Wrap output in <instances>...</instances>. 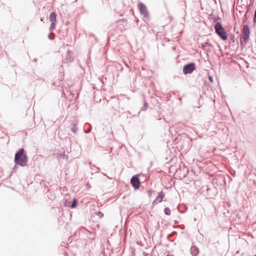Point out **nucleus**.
I'll list each match as a JSON object with an SVG mask.
<instances>
[{
    "mask_svg": "<svg viewBox=\"0 0 256 256\" xmlns=\"http://www.w3.org/2000/svg\"><path fill=\"white\" fill-rule=\"evenodd\" d=\"M14 161L16 163L20 166H25L27 162V156L24 149H20L16 154Z\"/></svg>",
    "mask_w": 256,
    "mask_h": 256,
    "instance_id": "f257e3e1",
    "label": "nucleus"
},
{
    "mask_svg": "<svg viewBox=\"0 0 256 256\" xmlns=\"http://www.w3.org/2000/svg\"><path fill=\"white\" fill-rule=\"evenodd\" d=\"M215 30L217 34L222 38V40H226L227 39L226 34L220 24L217 23L216 24Z\"/></svg>",
    "mask_w": 256,
    "mask_h": 256,
    "instance_id": "f03ea898",
    "label": "nucleus"
},
{
    "mask_svg": "<svg viewBox=\"0 0 256 256\" xmlns=\"http://www.w3.org/2000/svg\"><path fill=\"white\" fill-rule=\"evenodd\" d=\"M250 32L247 25H244L242 28V40L244 43H246L249 38Z\"/></svg>",
    "mask_w": 256,
    "mask_h": 256,
    "instance_id": "7ed1b4c3",
    "label": "nucleus"
},
{
    "mask_svg": "<svg viewBox=\"0 0 256 256\" xmlns=\"http://www.w3.org/2000/svg\"><path fill=\"white\" fill-rule=\"evenodd\" d=\"M195 66L193 63L186 65L183 68V72L184 74H190L194 70Z\"/></svg>",
    "mask_w": 256,
    "mask_h": 256,
    "instance_id": "20e7f679",
    "label": "nucleus"
},
{
    "mask_svg": "<svg viewBox=\"0 0 256 256\" xmlns=\"http://www.w3.org/2000/svg\"><path fill=\"white\" fill-rule=\"evenodd\" d=\"M138 6L140 14H142L144 17H146L148 15V13L146 6L142 3L140 2Z\"/></svg>",
    "mask_w": 256,
    "mask_h": 256,
    "instance_id": "39448f33",
    "label": "nucleus"
},
{
    "mask_svg": "<svg viewBox=\"0 0 256 256\" xmlns=\"http://www.w3.org/2000/svg\"><path fill=\"white\" fill-rule=\"evenodd\" d=\"M130 183L135 189L136 190L140 186V181L137 176H132L130 180Z\"/></svg>",
    "mask_w": 256,
    "mask_h": 256,
    "instance_id": "423d86ee",
    "label": "nucleus"
},
{
    "mask_svg": "<svg viewBox=\"0 0 256 256\" xmlns=\"http://www.w3.org/2000/svg\"><path fill=\"white\" fill-rule=\"evenodd\" d=\"M164 197V194L162 192H160L158 193V196H156V200L154 201V204H156L157 202H160Z\"/></svg>",
    "mask_w": 256,
    "mask_h": 256,
    "instance_id": "0eeeda50",
    "label": "nucleus"
},
{
    "mask_svg": "<svg viewBox=\"0 0 256 256\" xmlns=\"http://www.w3.org/2000/svg\"><path fill=\"white\" fill-rule=\"evenodd\" d=\"M190 252L193 256H196L198 253V250L195 246H192L190 248Z\"/></svg>",
    "mask_w": 256,
    "mask_h": 256,
    "instance_id": "6e6552de",
    "label": "nucleus"
},
{
    "mask_svg": "<svg viewBox=\"0 0 256 256\" xmlns=\"http://www.w3.org/2000/svg\"><path fill=\"white\" fill-rule=\"evenodd\" d=\"M50 20L52 22H56V15L54 12L50 14Z\"/></svg>",
    "mask_w": 256,
    "mask_h": 256,
    "instance_id": "1a4fd4ad",
    "label": "nucleus"
},
{
    "mask_svg": "<svg viewBox=\"0 0 256 256\" xmlns=\"http://www.w3.org/2000/svg\"><path fill=\"white\" fill-rule=\"evenodd\" d=\"M76 124H77V123L73 124V126L71 130L72 131L74 134L76 132L77 130H78L77 127H76Z\"/></svg>",
    "mask_w": 256,
    "mask_h": 256,
    "instance_id": "9d476101",
    "label": "nucleus"
},
{
    "mask_svg": "<svg viewBox=\"0 0 256 256\" xmlns=\"http://www.w3.org/2000/svg\"><path fill=\"white\" fill-rule=\"evenodd\" d=\"M164 212L166 215H170V210L168 208H165L164 210Z\"/></svg>",
    "mask_w": 256,
    "mask_h": 256,
    "instance_id": "9b49d317",
    "label": "nucleus"
},
{
    "mask_svg": "<svg viewBox=\"0 0 256 256\" xmlns=\"http://www.w3.org/2000/svg\"><path fill=\"white\" fill-rule=\"evenodd\" d=\"M56 27V22H52V24L50 26V30H52L55 28Z\"/></svg>",
    "mask_w": 256,
    "mask_h": 256,
    "instance_id": "f8f14e48",
    "label": "nucleus"
},
{
    "mask_svg": "<svg viewBox=\"0 0 256 256\" xmlns=\"http://www.w3.org/2000/svg\"><path fill=\"white\" fill-rule=\"evenodd\" d=\"M76 199H74L73 200V202L72 203V204L71 206V208H74L76 205Z\"/></svg>",
    "mask_w": 256,
    "mask_h": 256,
    "instance_id": "ddd939ff",
    "label": "nucleus"
},
{
    "mask_svg": "<svg viewBox=\"0 0 256 256\" xmlns=\"http://www.w3.org/2000/svg\"><path fill=\"white\" fill-rule=\"evenodd\" d=\"M98 215L100 216V217H102L103 216V214L102 212H98Z\"/></svg>",
    "mask_w": 256,
    "mask_h": 256,
    "instance_id": "4468645a",
    "label": "nucleus"
},
{
    "mask_svg": "<svg viewBox=\"0 0 256 256\" xmlns=\"http://www.w3.org/2000/svg\"><path fill=\"white\" fill-rule=\"evenodd\" d=\"M209 79L211 82H213L212 78L211 76H209Z\"/></svg>",
    "mask_w": 256,
    "mask_h": 256,
    "instance_id": "2eb2a0df",
    "label": "nucleus"
},
{
    "mask_svg": "<svg viewBox=\"0 0 256 256\" xmlns=\"http://www.w3.org/2000/svg\"><path fill=\"white\" fill-rule=\"evenodd\" d=\"M90 130V129L88 130H87L86 131H84V132L85 133H88Z\"/></svg>",
    "mask_w": 256,
    "mask_h": 256,
    "instance_id": "dca6fc26",
    "label": "nucleus"
}]
</instances>
